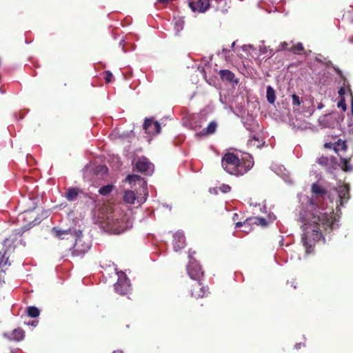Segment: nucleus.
<instances>
[{
    "label": "nucleus",
    "instance_id": "72a5a7b5",
    "mask_svg": "<svg viewBox=\"0 0 353 353\" xmlns=\"http://www.w3.org/2000/svg\"><path fill=\"white\" fill-rule=\"evenodd\" d=\"M220 190L224 192V193H227L228 192L230 191L231 190V188L230 185H225V184H223L221 187H220Z\"/></svg>",
    "mask_w": 353,
    "mask_h": 353
},
{
    "label": "nucleus",
    "instance_id": "412c9836",
    "mask_svg": "<svg viewBox=\"0 0 353 353\" xmlns=\"http://www.w3.org/2000/svg\"><path fill=\"white\" fill-rule=\"evenodd\" d=\"M209 2L211 3L212 8H214L216 10L225 11L226 0H209Z\"/></svg>",
    "mask_w": 353,
    "mask_h": 353
},
{
    "label": "nucleus",
    "instance_id": "49530a36",
    "mask_svg": "<svg viewBox=\"0 0 353 353\" xmlns=\"http://www.w3.org/2000/svg\"><path fill=\"white\" fill-rule=\"evenodd\" d=\"M310 203L312 205H314V203L313 201H311Z\"/></svg>",
    "mask_w": 353,
    "mask_h": 353
},
{
    "label": "nucleus",
    "instance_id": "2eb2a0df",
    "mask_svg": "<svg viewBox=\"0 0 353 353\" xmlns=\"http://www.w3.org/2000/svg\"><path fill=\"white\" fill-rule=\"evenodd\" d=\"M218 74L223 81L238 83V79H235V74L229 70H221Z\"/></svg>",
    "mask_w": 353,
    "mask_h": 353
},
{
    "label": "nucleus",
    "instance_id": "c85d7f7f",
    "mask_svg": "<svg viewBox=\"0 0 353 353\" xmlns=\"http://www.w3.org/2000/svg\"><path fill=\"white\" fill-rule=\"evenodd\" d=\"M292 105L294 107H298L299 106L301 103H303V100L301 99H300V97L296 95V94H293L292 95Z\"/></svg>",
    "mask_w": 353,
    "mask_h": 353
},
{
    "label": "nucleus",
    "instance_id": "f704fd0d",
    "mask_svg": "<svg viewBox=\"0 0 353 353\" xmlns=\"http://www.w3.org/2000/svg\"><path fill=\"white\" fill-rule=\"evenodd\" d=\"M139 178V176L137 175H130H130L127 176L125 181H128L130 183H131L132 181H135V179H137Z\"/></svg>",
    "mask_w": 353,
    "mask_h": 353
},
{
    "label": "nucleus",
    "instance_id": "4468645a",
    "mask_svg": "<svg viewBox=\"0 0 353 353\" xmlns=\"http://www.w3.org/2000/svg\"><path fill=\"white\" fill-rule=\"evenodd\" d=\"M83 192L78 188L70 187L65 192V198L70 202H73L77 200L78 196Z\"/></svg>",
    "mask_w": 353,
    "mask_h": 353
},
{
    "label": "nucleus",
    "instance_id": "f03ea898",
    "mask_svg": "<svg viewBox=\"0 0 353 353\" xmlns=\"http://www.w3.org/2000/svg\"><path fill=\"white\" fill-rule=\"evenodd\" d=\"M223 168L229 174L234 176H242L247 173L254 165L252 157L245 154L241 159L234 153H226L221 159Z\"/></svg>",
    "mask_w": 353,
    "mask_h": 353
},
{
    "label": "nucleus",
    "instance_id": "1a4fd4ad",
    "mask_svg": "<svg viewBox=\"0 0 353 353\" xmlns=\"http://www.w3.org/2000/svg\"><path fill=\"white\" fill-rule=\"evenodd\" d=\"M143 127L145 130V132L151 135L157 134L161 132V125L159 123L152 119L146 118Z\"/></svg>",
    "mask_w": 353,
    "mask_h": 353
},
{
    "label": "nucleus",
    "instance_id": "393cba45",
    "mask_svg": "<svg viewBox=\"0 0 353 353\" xmlns=\"http://www.w3.org/2000/svg\"><path fill=\"white\" fill-rule=\"evenodd\" d=\"M350 159L341 158V168L345 172H351L353 170L352 166L350 164Z\"/></svg>",
    "mask_w": 353,
    "mask_h": 353
},
{
    "label": "nucleus",
    "instance_id": "5701e85b",
    "mask_svg": "<svg viewBox=\"0 0 353 353\" xmlns=\"http://www.w3.org/2000/svg\"><path fill=\"white\" fill-rule=\"evenodd\" d=\"M136 197L135 194L133 191L131 190H127L125 191L124 196H123V201L126 203L132 204L134 202Z\"/></svg>",
    "mask_w": 353,
    "mask_h": 353
},
{
    "label": "nucleus",
    "instance_id": "ddd939ff",
    "mask_svg": "<svg viewBox=\"0 0 353 353\" xmlns=\"http://www.w3.org/2000/svg\"><path fill=\"white\" fill-rule=\"evenodd\" d=\"M152 164L148 161V159L142 157L139 158L136 163L137 170L141 173L147 174L149 172Z\"/></svg>",
    "mask_w": 353,
    "mask_h": 353
},
{
    "label": "nucleus",
    "instance_id": "c756f323",
    "mask_svg": "<svg viewBox=\"0 0 353 353\" xmlns=\"http://www.w3.org/2000/svg\"><path fill=\"white\" fill-rule=\"evenodd\" d=\"M316 162L321 165L327 166L329 163V159L327 157L322 156L317 159Z\"/></svg>",
    "mask_w": 353,
    "mask_h": 353
},
{
    "label": "nucleus",
    "instance_id": "7c9ffc66",
    "mask_svg": "<svg viewBox=\"0 0 353 353\" xmlns=\"http://www.w3.org/2000/svg\"><path fill=\"white\" fill-rule=\"evenodd\" d=\"M337 106L339 108H341L343 111H345L346 110V104H345V101L344 97L341 98V99L339 100V101L337 103Z\"/></svg>",
    "mask_w": 353,
    "mask_h": 353
},
{
    "label": "nucleus",
    "instance_id": "f8f14e48",
    "mask_svg": "<svg viewBox=\"0 0 353 353\" xmlns=\"http://www.w3.org/2000/svg\"><path fill=\"white\" fill-rule=\"evenodd\" d=\"M3 336L9 341H20L25 337V332L23 329L18 327L11 332L4 333Z\"/></svg>",
    "mask_w": 353,
    "mask_h": 353
},
{
    "label": "nucleus",
    "instance_id": "c03bdc74",
    "mask_svg": "<svg viewBox=\"0 0 353 353\" xmlns=\"http://www.w3.org/2000/svg\"><path fill=\"white\" fill-rule=\"evenodd\" d=\"M112 353H123V352L122 350H117L114 351Z\"/></svg>",
    "mask_w": 353,
    "mask_h": 353
},
{
    "label": "nucleus",
    "instance_id": "a19ab883",
    "mask_svg": "<svg viewBox=\"0 0 353 353\" xmlns=\"http://www.w3.org/2000/svg\"><path fill=\"white\" fill-rule=\"evenodd\" d=\"M325 148H331V143H326L325 145H324Z\"/></svg>",
    "mask_w": 353,
    "mask_h": 353
},
{
    "label": "nucleus",
    "instance_id": "cd10ccee",
    "mask_svg": "<svg viewBox=\"0 0 353 353\" xmlns=\"http://www.w3.org/2000/svg\"><path fill=\"white\" fill-rule=\"evenodd\" d=\"M304 50V47L302 43H298L296 45L292 46L289 51L293 52L294 54H300L301 52Z\"/></svg>",
    "mask_w": 353,
    "mask_h": 353
},
{
    "label": "nucleus",
    "instance_id": "aec40b11",
    "mask_svg": "<svg viewBox=\"0 0 353 353\" xmlns=\"http://www.w3.org/2000/svg\"><path fill=\"white\" fill-rule=\"evenodd\" d=\"M264 141L256 136H252L247 142V145L251 148H260L263 145Z\"/></svg>",
    "mask_w": 353,
    "mask_h": 353
},
{
    "label": "nucleus",
    "instance_id": "4be33fe9",
    "mask_svg": "<svg viewBox=\"0 0 353 353\" xmlns=\"http://www.w3.org/2000/svg\"><path fill=\"white\" fill-rule=\"evenodd\" d=\"M266 98H267V101L270 103V104H274V102H275V99H276V94H275V90H274V88L270 86V85H268L267 87V90H266Z\"/></svg>",
    "mask_w": 353,
    "mask_h": 353
},
{
    "label": "nucleus",
    "instance_id": "b1692460",
    "mask_svg": "<svg viewBox=\"0 0 353 353\" xmlns=\"http://www.w3.org/2000/svg\"><path fill=\"white\" fill-rule=\"evenodd\" d=\"M125 229V224L123 221H119L117 219V222L112 226V230L114 233L119 234L123 232Z\"/></svg>",
    "mask_w": 353,
    "mask_h": 353
},
{
    "label": "nucleus",
    "instance_id": "f3484780",
    "mask_svg": "<svg viewBox=\"0 0 353 353\" xmlns=\"http://www.w3.org/2000/svg\"><path fill=\"white\" fill-rule=\"evenodd\" d=\"M338 196L340 199L341 205L346 202L350 197V189L347 185H343L337 189Z\"/></svg>",
    "mask_w": 353,
    "mask_h": 353
},
{
    "label": "nucleus",
    "instance_id": "20e7f679",
    "mask_svg": "<svg viewBox=\"0 0 353 353\" xmlns=\"http://www.w3.org/2000/svg\"><path fill=\"white\" fill-rule=\"evenodd\" d=\"M52 234L60 240H66L69 241V245L72 244L73 241L77 239L78 235L81 234V230L75 229L61 230L54 227L52 229Z\"/></svg>",
    "mask_w": 353,
    "mask_h": 353
},
{
    "label": "nucleus",
    "instance_id": "a18cd8bd",
    "mask_svg": "<svg viewBox=\"0 0 353 353\" xmlns=\"http://www.w3.org/2000/svg\"><path fill=\"white\" fill-rule=\"evenodd\" d=\"M235 45V42L234 41L232 43V48H233Z\"/></svg>",
    "mask_w": 353,
    "mask_h": 353
},
{
    "label": "nucleus",
    "instance_id": "37998d69",
    "mask_svg": "<svg viewBox=\"0 0 353 353\" xmlns=\"http://www.w3.org/2000/svg\"><path fill=\"white\" fill-rule=\"evenodd\" d=\"M351 112H352V114L353 115V98H352V100Z\"/></svg>",
    "mask_w": 353,
    "mask_h": 353
},
{
    "label": "nucleus",
    "instance_id": "423d86ee",
    "mask_svg": "<svg viewBox=\"0 0 353 353\" xmlns=\"http://www.w3.org/2000/svg\"><path fill=\"white\" fill-rule=\"evenodd\" d=\"M191 280H201L204 272L201 265L195 261H190L186 268Z\"/></svg>",
    "mask_w": 353,
    "mask_h": 353
},
{
    "label": "nucleus",
    "instance_id": "bb28decb",
    "mask_svg": "<svg viewBox=\"0 0 353 353\" xmlns=\"http://www.w3.org/2000/svg\"><path fill=\"white\" fill-rule=\"evenodd\" d=\"M27 312H28V315L32 318H36L40 314L39 310L37 307H34V306L28 307Z\"/></svg>",
    "mask_w": 353,
    "mask_h": 353
},
{
    "label": "nucleus",
    "instance_id": "2f4dec72",
    "mask_svg": "<svg viewBox=\"0 0 353 353\" xmlns=\"http://www.w3.org/2000/svg\"><path fill=\"white\" fill-rule=\"evenodd\" d=\"M113 77L112 74L110 71H105V81L106 83H110L112 80V78Z\"/></svg>",
    "mask_w": 353,
    "mask_h": 353
},
{
    "label": "nucleus",
    "instance_id": "0eeeda50",
    "mask_svg": "<svg viewBox=\"0 0 353 353\" xmlns=\"http://www.w3.org/2000/svg\"><path fill=\"white\" fill-rule=\"evenodd\" d=\"M201 280H190L188 283V287L191 296L195 299H199L204 296L205 290Z\"/></svg>",
    "mask_w": 353,
    "mask_h": 353
},
{
    "label": "nucleus",
    "instance_id": "9d476101",
    "mask_svg": "<svg viewBox=\"0 0 353 353\" xmlns=\"http://www.w3.org/2000/svg\"><path fill=\"white\" fill-rule=\"evenodd\" d=\"M130 288V280L125 276L119 277L114 284L115 291L121 295L126 294Z\"/></svg>",
    "mask_w": 353,
    "mask_h": 353
},
{
    "label": "nucleus",
    "instance_id": "79ce46f5",
    "mask_svg": "<svg viewBox=\"0 0 353 353\" xmlns=\"http://www.w3.org/2000/svg\"><path fill=\"white\" fill-rule=\"evenodd\" d=\"M31 325H33V326H36L37 325V321H32V323H31Z\"/></svg>",
    "mask_w": 353,
    "mask_h": 353
},
{
    "label": "nucleus",
    "instance_id": "6ab92c4d",
    "mask_svg": "<svg viewBox=\"0 0 353 353\" xmlns=\"http://www.w3.org/2000/svg\"><path fill=\"white\" fill-rule=\"evenodd\" d=\"M217 128V123L215 121L210 122L208 125L203 128L199 133L200 136H208L214 134Z\"/></svg>",
    "mask_w": 353,
    "mask_h": 353
},
{
    "label": "nucleus",
    "instance_id": "9b49d317",
    "mask_svg": "<svg viewBox=\"0 0 353 353\" xmlns=\"http://www.w3.org/2000/svg\"><path fill=\"white\" fill-rule=\"evenodd\" d=\"M247 225H256L262 227H265L268 225V222L266 219L263 217H250L245 219L243 222H237L236 223V228L246 226Z\"/></svg>",
    "mask_w": 353,
    "mask_h": 353
},
{
    "label": "nucleus",
    "instance_id": "f257e3e1",
    "mask_svg": "<svg viewBox=\"0 0 353 353\" xmlns=\"http://www.w3.org/2000/svg\"><path fill=\"white\" fill-rule=\"evenodd\" d=\"M331 218L326 213L300 214L299 220L303 223L301 228L303 232L301 241L307 253L311 252L316 242L323 237L321 227L324 229L331 228L332 225Z\"/></svg>",
    "mask_w": 353,
    "mask_h": 353
},
{
    "label": "nucleus",
    "instance_id": "a211bd4d",
    "mask_svg": "<svg viewBox=\"0 0 353 353\" xmlns=\"http://www.w3.org/2000/svg\"><path fill=\"white\" fill-rule=\"evenodd\" d=\"M311 190L316 199L324 198L327 193L326 190L318 183H313Z\"/></svg>",
    "mask_w": 353,
    "mask_h": 353
},
{
    "label": "nucleus",
    "instance_id": "7ed1b4c3",
    "mask_svg": "<svg viewBox=\"0 0 353 353\" xmlns=\"http://www.w3.org/2000/svg\"><path fill=\"white\" fill-rule=\"evenodd\" d=\"M16 234L10 235L0 245V283H5L6 273L3 267L6 265H10L9 258L15 248V245L13 244L16 239Z\"/></svg>",
    "mask_w": 353,
    "mask_h": 353
},
{
    "label": "nucleus",
    "instance_id": "473e14b6",
    "mask_svg": "<svg viewBox=\"0 0 353 353\" xmlns=\"http://www.w3.org/2000/svg\"><path fill=\"white\" fill-rule=\"evenodd\" d=\"M288 46H289V44L286 41L281 42L279 45V49L277 50V51L285 50H289L290 48H288Z\"/></svg>",
    "mask_w": 353,
    "mask_h": 353
},
{
    "label": "nucleus",
    "instance_id": "39448f33",
    "mask_svg": "<svg viewBox=\"0 0 353 353\" xmlns=\"http://www.w3.org/2000/svg\"><path fill=\"white\" fill-rule=\"evenodd\" d=\"M91 247L90 242H85L83 241V235L81 232V234L78 235L77 239L73 241L72 244H70L68 247V249H73V253L79 254H84L88 252Z\"/></svg>",
    "mask_w": 353,
    "mask_h": 353
},
{
    "label": "nucleus",
    "instance_id": "ea45409f",
    "mask_svg": "<svg viewBox=\"0 0 353 353\" xmlns=\"http://www.w3.org/2000/svg\"><path fill=\"white\" fill-rule=\"evenodd\" d=\"M170 0H158L159 3H168Z\"/></svg>",
    "mask_w": 353,
    "mask_h": 353
},
{
    "label": "nucleus",
    "instance_id": "4c0bfd02",
    "mask_svg": "<svg viewBox=\"0 0 353 353\" xmlns=\"http://www.w3.org/2000/svg\"><path fill=\"white\" fill-rule=\"evenodd\" d=\"M250 225H247L246 226H244L245 228V230H244L243 232L248 233L250 230Z\"/></svg>",
    "mask_w": 353,
    "mask_h": 353
},
{
    "label": "nucleus",
    "instance_id": "dca6fc26",
    "mask_svg": "<svg viewBox=\"0 0 353 353\" xmlns=\"http://www.w3.org/2000/svg\"><path fill=\"white\" fill-rule=\"evenodd\" d=\"M174 249L179 251L185 245V236L181 232H176L174 235Z\"/></svg>",
    "mask_w": 353,
    "mask_h": 353
},
{
    "label": "nucleus",
    "instance_id": "a878e982",
    "mask_svg": "<svg viewBox=\"0 0 353 353\" xmlns=\"http://www.w3.org/2000/svg\"><path fill=\"white\" fill-rule=\"evenodd\" d=\"M114 189V185L111 184H108L107 185L102 186L99 190V193L101 195L106 196L109 194Z\"/></svg>",
    "mask_w": 353,
    "mask_h": 353
},
{
    "label": "nucleus",
    "instance_id": "58836bf2",
    "mask_svg": "<svg viewBox=\"0 0 353 353\" xmlns=\"http://www.w3.org/2000/svg\"><path fill=\"white\" fill-rule=\"evenodd\" d=\"M341 149L343 150H345L347 149V145L345 144V142H343L342 144H341Z\"/></svg>",
    "mask_w": 353,
    "mask_h": 353
},
{
    "label": "nucleus",
    "instance_id": "6e6552de",
    "mask_svg": "<svg viewBox=\"0 0 353 353\" xmlns=\"http://www.w3.org/2000/svg\"><path fill=\"white\" fill-rule=\"evenodd\" d=\"M188 6L192 12L199 13H204L212 8L209 0H190Z\"/></svg>",
    "mask_w": 353,
    "mask_h": 353
},
{
    "label": "nucleus",
    "instance_id": "e433bc0d",
    "mask_svg": "<svg viewBox=\"0 0 353 353\" xmlns=\"http://www.w3.org/2000/svg\"><path fill=\"white\" fill-rule=\"evenodd\" d=\"M345 93V90L343 87L340 88V89L338 91L339 95L341 97V98L344 97V94Z\"/></svg>",
    "mask_w": 353,
    "mask_h": 353
},
{
    "label": "nucleus",
    "instance_id": "c9c22d12",
    "mask_svg": "<svg viewBox=\"0 0 353 353\" xmlns=\"http://www.w3.org/2000/svg\"><path fill=\"white\" fill-rule=\"evenodd\" d=\"M232 221L234 222H235V224L237 223V222H241L240 221V219H239V214H237V213H234L232 216Z\"/></svg>",
    "mask_w": 353,
    "mask_h": 353
}]
</instances>
